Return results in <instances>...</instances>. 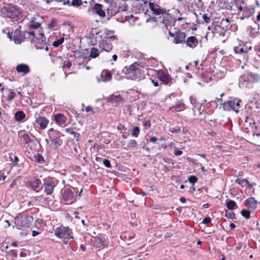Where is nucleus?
<instances>
[{
  "label": "nucleus",
  "mask_w": 260,
  "mask_h": 260,
  "mask_svg": "<svg viewBox=\"0 0 260 260\" xmlns=\"http://www.w3.org/2000/svg\"><path fill=\"white\" fill-rule=\"evenodd\" d=\"M112 78V73L108 71L104 70L102 72L100 78L98 79V81L100 82H107L110 81Z\"/></svg>",
  "instance_id": "obj_14"
},
{
  "label": "nucleus",
  "mask_w": 260,
  "mask_h": 260,
  "mask_svg": "<svg viewBox=\"0 0 260 260\" xmlns=\"http://www.w3.org/2000/svg\"><path fill=\"white\" fill-rule=\"evenodd\" d=\"M149 7L151 11H152L153 14L155 15H162L166 11L165 9L162 8L158 5L152 2L149 3Z\"/></svg>",
  "instance_id": "obj_12"
},
{
  "label": "nucleus",
  "mask_w": 260,
  "mask_h": 260,
  "mask_svg": "<svg viewBox=\"0 0 260 260\" xmlns=\"http://www.w3.org/2000/svg\"><path fill=\"white\" fill-rule=\"evenodd\" d=\"M157 140V139L156 137H152L150 139V141L153 143H156Z\"/></svg>",
  "instance_id": "obj_64"
},
{
  "label": "nucleus",
  "mask_w": 260,
  "mask_h": 260,
  "mask_svg": "<svg viewBox=\"0 0 260 260\" xmlns=\"http://www.w3.org/2000/svg\"><path fill=\"white\" fill-rule=\"evenodd\" d=\"M103 5L100 4H95L93 8V10L95 12L96 14L99 16L104 17L106 16L105 12L102 9Z\"/></svg>",
  "instance_id": "obj_23"
},
{
  "label": "nucleus",
  "mask_w": 260,
  "mask_h": 260,
  "mask_svg": "<svg viewBox=\"0 0 260 260\" xmlns=\"http://www.w3.org/2000/svg\"><path fill=\"white\" fill-rule=\"evenodd\" d=\"M66 131L67 133H69V134H71V135H73L74 133L75 132H74V131L73 130V129H72V128H66Z\"/></svg>",
  "instance_id": "obj_59"
},
{
  "label": "nucleus",
  "mask_w": 260,
  "mask_h": 260,
  "mask_svg": "<svg viewBox=\"0 0 260 260\" xmlns=\"http://www.w3.org/2000/svg\"><path fill=\"white\" fill-rule=\"evenodd\" d=\"M126 78L132 80L139 81L145 78L144 71L142 69H140L139 67H137L135 71L131 75V76H127Z\"/></svg>",
  "instance_id": "obj_10"
},
{
  "label": "nucleus",
  "mask_w": 260,
  "mask_h": 260,
  "mask_svg": "<svg viewBox=\"0 0 260 260\" xmlns=\"http://www.w3.org/2000/svg\"><path fill=\"white\" fill-rule=\"evenodd\" d=\"M57 183L53 178H46L44 180L43 187L44 192L47 195H51L53 192L54 188L56 185Z\"/></svg>",
  "instance_id": "obj_8"
},
{
  "label": "nucleus",
  "mask_w": 260,
  "mask_h": 260,
  "mask_svg": "<svg viewBox=\"0 0 260 260\" xmlns=\"http://www.w3.org/2000/svg\"><path fill=\"white\" fill-rule=\"evenodd\" d=\"M248 74L251 81V83L260 81V76L258 74L253 72H248Z\"/></svg>",
  "instance_id": "obj_28"
},
{
  "label": "nucleus",
  "mask_w": 260,
  "mask_h": 260,
  "mask_svg": "<svg viewBox=\"0 0 260 260\" xmlns=\"http://www.w3.org/2000/svg\"><path fill=\"white\" fill-rule=\"evenodd\" d=\"M236 182L242 186H246L250 185L248 181L245 179L237 178Z\"/></svg>",
  "instance_id": "obj_36"
},
{
  "label": "nucleus",
  "mask_w": 260,
  "mask_h": 260,
  "mask_svg": "<svg viewBox=\"0 0 260 260\" xmlns=\"http://www.w3.org/2000/svg\"><path fill=\"white\" fill-rule=\"evenodd\" d=\"M8 36L10 39H12V37L13 38V41L15 44H20L24 41H32V39L34 37V31H25L23 34L20 32L19 30H16L13 34V36L10 35L9 32L8 34Z\"/></svg>",
  "instance_id": "obj_1"
},
{
  "label": "nucleus",
  "mask_w": 260,
  "mask_h": 260,
  "mask_svg": "<svg viewBox=\"0 0 260 260\" xmlns=\"http://www.w3.org/2000/svg\"><path fill=\"white\" fill-rule=\"evenodd\" d=\"M63 5H67L69 6H72L73 7H78L82 5L81 0H73L71 4H70L69 0L67 1H64L63 2Z\"/></svg>",
  "instance_id": "obj_30"
},
{
  "label": "nucleus",
  "mask_w": 260,
  "mask_h": 260,
  "mask_svg": "<svg viewBox=\"0 0 260 260\" xmlns=\"http://www.w3.org/2000/svg\"><path fill=\"white\" fill-rule=\"evenodd\" d=\"M158 79L166 84H169L172 80L171 76L164 72H159L157 74Z\"/></svg>",
  "instance_id": "obj_15"
},
{
  "label": "nucleus",
  "mask_w": 260,
  "mask_h": 260,
  "mask_svg": "<svg viewBox=\"0 0 260 260\" xmlns=\"http://www.w3.org/2000/svg\"><path fill=\"white\" fill-rule=\"evenodd\" d=\"M59 133L54 131L53 128L48 130L49 138L51 141L50 147L53 149H57L62 144V140L59 136Z\"/></svg>",
  "instance_id": "obj_3"
},
{
  "label": "nucleus",
  "mask_w": 260,
  "mask_h": 260,
  "mask_svg": "<svg viewBox=\"0 0 260 260\" xmlns=\"http://www.w3.org/2000/svg\"><path fill=\"white\" fill-rule=\"evenodd\" d=\"M62 196L67 204L72 203L75 201L74 192L70 188L63 189L62 191Z\"/></svg>",
  "instance_id": "obj_9"
},
{
  "label": "nucleus",
  "mask_w": 260,
  "mask_h": 260,
  "mask_svg": "<svg viewBox=\"0 0 260 260\" xmlns=\"http://www.w3.org/2000/svg\"><path fill=\"white\" fill-rule=\"evenodd\" d=\"M241 215L245 217L246 219L250 218V211L246 209H243L241 211Z\"/></svg>",
  "instance_id": "obj_40"
},
{
  "label": "nucleus",
  "mask_w": 260,
  "mask_h": 260,
  "mask_svg": "<svg viewBox=\"0 0 260 260\" xmlns=\"http://www.w3.org/2000/svg\"><path fill=\"white\" fill-rule=\"evenodd\" d=\"M73 136L77 141H78L80 140L81 135L79 133L75 132L73 134Z\"/></svg>",
  "instance_id": "obj_51"
},
{
  "label": "nucleus",
  "mask_w": 260,
  "mask_h": 260,
  "mask_svg": "<svg viewBox=\"0 0 260 260\" xmlns=\"http://www.w3.org/2000/svg\"><path fill=\"white\" fill-rule=\"evenodd\" d=\"M225 216L230 219H234L235 218V214L232 211H226Z\"/></svg>",
  "instance_id": "obj_41"
},
{
  "label": "nucleus",
  "mask_w": 260,
  "mask_h": 260,
  "mask_svg": "<svg viewBox=\"0 0 260 260\" xmlns=\"http://www.w3.org/2000/svg\"><path fill=\"white\" fill-rule=\"evenodd\" d=\"M20 141L24 144H28L31 142V139L28 134L25 133L19 134Z\"/></svg>",
  "instance_id": "obj_31"
},
{
  "label": "nucleus",
  "mask_w": 260,
  "mask_h": 260,
  "mask_svg": "<svg viewBox=\"0 0 260 260\" xmlns=\"http://www.w3.org/2000/svg\"><path fill=\"white\" fill-rule=\"evenodd\" d=\"M251 49V46L249 47V49H247V46L241 44H240L234 48L235 53L239 56V59H243V60L247 59V53L248 51Z\"/></svg>",
  "instance_id": "obj_7"
},
{
  "label": "nucleus",
  "mask_w": 260,
  "mask_h": 260,
  "mask_svg": "<svg viewBox=\"0 0 260 260\" xmlns=\"http://www.w3.org/2000/svg\"><path fill=\"white\" fill-rule=\"evenodd\" d=\"M203 20L206 23H209L210 22V18L208 17L207 14H204L202 16Z\"/></svg>",
  "instance_id": "obj_49"
},
{
  "label": "nucleus",
  "mask_w": 260,
  "mask_h": 260,
  "mask_svg": "<svg viewBox=\"0 0 260 260\" xmlns=\"http://www.w3.org/2000/svg\"><path fill=\"white\" fill-rule=\"evenodd\" d=\"M99 52H100V51L98 50V49H97L95 48L92 47L90 49V52L89 56L88 57H85V58H96V57H98L99 56Z\"/></svg>",
  "instance_id": "obj_32"
},
{
  "label": "nucleus",
  "mask_w": 260,
  "mask_h": 260,
  "mask_svg": "<svg viewBox=\"0 0 260 260\" xmlns=\"http://www.w3.org/2000/svg\"><path fill=\"white\" fill-rule=\"evenodd\" d=\"M185 43L187 46L190 48H194L198 44V40L196 37L191 36L187 38Z\"/></svg>",
  "instance_id": "obj_21"
},
{
  "label": "nucleus",
  "mask_w": 260,
  "mask_h": 260,
  "mask_svg": "<svg viewBox=\"0 0 260 260\" xmlns=\"http://www.w3.org/2000/svg\"><path fill=\"white\" fill-rule=\"evenodd\" d=\"M182 151L179 150H176L174 151V154L176 156L181 155L182 154Z\"/></svg>",
  "instance_id": "obj_56"
},
{
  "label": "nucleus",
  "mask_w": 260,
  "mask_h": 260,
  "mask_svg": "<svg viewBox=\"0 0 260 260\" xmlns=\"http://www.w3.org/2000/svg\"><path fill=\"white\" fill-rule=\"evenodd\" d=\"M106 243V240L102 238H97L94 241L95 246L100 249L104 248Z\"/></svg>",
  "instance_id": "obj_26"
},
{
  "label": "nucleus",
  "mask_w": 260,
  "mask_h": 260,
  "mask_svg": "<svg viewBox=\"0 0 260 260\" xmlns=\"http://www.w3.org/2000/svg\"><path fill=\"white\" fill-rule=\"evenodd\" d=\"M244 3V2L243 0H239L236 3V7H237L238 9V14H239V13L242 11H244V8H243L241 5H238V3Z\"/></svg>",
  "instance_id": "obj_43"
},
{
  "label": "nucleus",
  "mask_w": 260,
  "mask_h": 260,
  "mask_svg": "<svg viewBox=\"0 0 260 260\" xmlns=\"http://www.w3.org/2000/svg\"><path fill=\"white\" fill-rule=\"evenodd\" d=\"M25 117V113L22 111L17 112L15 114V119L17 121H22Z\"/></svg>",
  "instance_id": "obj_33"
},
{
  "label": "nucleus",
  "mask_w": 260,
  "mask_h": 260,
  "mask_svg": "<svg viewBox=\"0 0 260 260\" xmlns=\"http://www.w3.org/2000/svg\"><path fill=\"white\" fill-rule=\"evenodd\" d=\"M56 24V20H53L52 21V22L50 24H49V25H50V27H54L55 26Z\"/></svg>",
  "instance_id": "obj_61"
},
{
  "label": "nucleus",
  "mask_w": 260,
  "mask_h": 260,
  "mask_svg": "<svg viewBox=\"0 0 260 260\" xmlns=\"http://www.w3.org/2000/svg\"><path fill=\"white\" fill-rule=\"evenodd\" d=\"M139 64L137 62L131 64L129 67H125L123 68L122 70V72L126 74L127 76H131V75L132 74L133 72L135 71V70L137 68V67H139Z\"/></svg>",
  "instance_id": "obj_16"
},
{
  "label": "nucleus",
  "mask_w": 260,
  "mask_h": 260,
  "mask_svg": "<svg viewBox=\"0 0 260 260\" xmlns=\"http://www.w3.org/2000/svg\"><path fill=\"white\" fill-rule=\"evenodd\" d=\"M224 95V93H222L220 95V96L219 98H216L215 99V102H217V103H219L220 102H221L222 101V99L221 98Z\"/></svg>",
  "instance_id": "obj_58"
},
{
  "label": "nucleus",
  "mask_w": 260,
  "mask_h": 260,
  "mask_svg": "<svg viewBox=\"0 0 260 260\" xmlns=\"http://www.w3.org/2000/svg\"><path fill=\"white\" fill-rule=\"evenodd\" d=\"M8 95L7 96V101L10 102L12 101L15 96V92L14 91L13 89H8L7 90Z\"/></svg>",
  "instance_id": "obj_35"
},
{
  "label": "nucleus",
  "mask_w": 260,
  "mask_h": 260,
  "mask_svg": "<svg viewBox=\"0 0 260 260\" xmlns=\"http://www.w3.org/2000/svg\"><path fill=\"white\" fill-rule=\"evenodd\" d=\"M257 202L254 198H250L245 201V205L251 211L254 210L257 207Z\"/></svg>",
  "instance_id": "obj_19"
},
{
  "label": "nucleus",
  "mask_w": 260,
  "mask_h": 260,
  "mask_svg": "<svg viewBox=\"0 0 260 260\" xmlns=\"http://www.w3.org/2000/svg\"><path fill=\"white\" fill-rule=\"evenodd\" d=\"M71 230L68 227L61 226L55 229L54 235L59 239H63L64 243L67 244L69 239H73L71 236Z\"/></svg>",
  "instance_id": "obj_4"
},
{
  "label": "nucleus",
  "mask_w": 260,
  "mask_h": 260,
  "mask_svg": "<svg viewBox=\"0 0 260 260\" xmlns=\"http://www.w3.org/2000/svg\"><path fill=\"white\" fill-rule=\"evenodd\" d=\"M36 122L37 123L42 129H45L49 123V120L45 117L38 116L36 120Z\"/></svg>",
  "instance_id": "obj_20"
},
{
  "label": "nucleus",
  "mask_w": 260,
  "mask_h": 260,
  "mask_svg": "<svg viewBox=\"0 0 260 260\" xmlns=\"http://www.w3.org/2000/svg\"><path fill=\"white\" fill-rule=\"evenodd\" d=\"M6 177V176L4 175V173L0 172V181L4 180Z\"/></svg>",
  "instance_id": "obj_62"
},
{
  "label": "nucleus",
  "mask_w": 260,
  "mask_h": 260,
  "mask_svg": "<svg viewBox=\"0 0 260 260\" xmlns=\"http://www.w3.org/2000/svg\"><path fill=\"white\" fill-rule=\"evenodd\" d=\"M186 34L181 31H177L175 33L174 42L175 44L184 43L185 41Z\"/></svg>",
  "instance_id": "obj_13"
},
{
  "label": "nucleus",
  "mask_w": 260,
  "mask_h": 260,
  "mask_svg": "<svg viewBox=\"0 0 260 260\" xmlns=\"http://www.w3.org/2000/svg\"><path fill=\"white\" fill-rule=\"evenodd\" d=\"M63 41H64V38L62 37V38L54 41L52 45L54 47H57L59 46L60 45H61L62 43H63Z\"/></svg>",
  "instance_id": "obj_42"
},
{
  "label": "nucleus",
  "mask_w": 260,
  "mask_h": 260,
  "mask_svg": "<svg viewBox=\"0 0 260 260\" xmlns=\"http://www.w3.org/2000/svg\"><path fill=\"white\" fill-rule=\"evenodd\" d=\"M16 71L19 73H22L23 75L27 74L30 72L29 67L25 64H20L16 68Z\"/></svg>",
  "instance_id": "obj_18"
},
{
  "label": "nucleus",
  "mask_w": 260,
  "mask_h": 260,
  "mask_svg": "<svg viewBox=\"0 0 260 260\" xmlns=\"http://www.w3.org/2000/svg\"><path fill=\"white\" fill-rule=\"evenodd\" d=\"M189 100H190V103H191L192 105H194V106H196V103H197V100H196V99L194 96H191L189 98Z\"/></svg>",
  "instance_id": "obj_52"
},
{
  "label": "nucleus",
  "mask_w": 260,
  "mask_h": 260,
  "mask_svg": "<svg viewBox=\"0 0 260 260\" xmlns=\"http://www.w3.org/2000/svg\"><path fill=\"white\" fill-rule=\"evenodd\" d=\"M240 102V100L229 101L220 103V105H222V108L224 111H229L233 110L238 113L239 111Z\"/></svg>",
  "instance_id": "obj_5"
},
{
  "label": "nucleus",
  "mask_w": 260,
  "mask_h": 260,
  "mask_svg": "<svg viewBox=\"0 0 260 260\" xmlns=\"http://www.w3.org/2000/svg\"><path fill=\"white\" fill-rule=\"evenodd\" d=\"M85 111L87 112H91L92 113H93V111H92V108L90 106H87V107H86L85 108Z\"/></svg>",
  "instance_id": "obj_60"
},
{
  "label": "nucleus",
  "mask_w": 260,
  "mask_h": 260,
  "mask_svg": "<svg viewBox=\"0 0 260 260\" xmlns=\"http://www.w3.org/2000/svg\"><path fill=\"white\" fill-rule=\"evenodd\" d=\"M72 65V64L71 62L69 60L64 61L63 62V66L67 67L68 68H70Z\"/></svg>",
  "instance_id": "obj_53"
},
{
  "label": "nucleus",
  "mask_w": 260,
  "mask_h": 260,
  "mask_svg": "<svg viewBox=\"0 0 260 260\" xmlns=\"http://www.w3.org/2000/svg\"><path fill=\"white\" fill-rule=\"evenodd\" d=\"M33 41H30L33 43L37 49H43L46 44V39L43 33H38L36 35L34 33V37L32 39Z\"/></svg>",
  "instance_id": "obj_6"
},
{
  "label": "nucleus",
  "mask_w": 260,
  "mask_h": 260,
  "mask_svg": "<svg viewBox=\"0 0 260 260\" xmlns=\"http://www.w3.org/2000/svg\"><path fill=\"white\" fill-rule=\"evenodd\" d=\"M137 143L135 140H130L128 141L126 147L125 148L128 150H136L137 149Z\"/></svg>",
  "instance_id": "obj_27"
},
{
  "label": "nucleus",
  "mask_w": 260,
  "mask_h": 260,
  "mask_svg": "<svg viewBox=\"0 0 260 260\" xmlns=\"http://www.w3.org/2000/svg\"><path fill=\"white\" fill-rule=\"evenodd\" d=\"M41 183L39 179L32 178L29 181V186L34 190H36L37 188L39 186Z\"/></svg>",
  "instance_id": "obj_25"
},
{
  "label": "nucleus",
  "mask_w": 260,
  "mask_h": 260,
  "mask_svg": "<svg viewBox=\"0 0 260 260\" xmlns=\"http://www.w3.org/2000/svg\"><path fill=\"white\" fill-rule=\"evenodd\" d=\"M242 247V244L241 243H238L237 244H236V248L238 250L241 249Z\"/></svg>",
  "instance_id": "obj_63"
},
{
  "label": "nucleus",
  "mask_w": 260,
  "mask_h": 260,
  "mask_svg": "<svg viewBox=\"0 0 260 260\" xmlns=\"http://www.w3.org/2000/svg\"><path fill=\"white\" fill-rule=\"evenodd\" d=\"M198 179L197 178L194 176H190L188 178V181L189 182L194 185V184L197 181Z\"/></svg>",
  "instance_id": "obj_46"
},
{
  "label": "nucleus",
  "mask_w": 260,
  "mask_h": 260,
  "mask_svg": "<svg viewBox=\"0 0 260 260\" xmlns=\"http://www.w3.org/2000/svg\"><path fill=\"white\" fill-rule=\"evenodd\" d=\"M162 23H165V21H168L169 19L171 18V15L169 14V13L167 12L166 10L162 14Z\"/></svg>",
  "instance_id": "obj_38"
},
{
  "label": "nucleus",
  "mask_w": 260,
  "mask_h": 260,
  "mask_svg": "<svg viewBox=\"0 0 260 260\" xmlns=\"http://www.w3.org/2000/svg\"><path fill=\"white\" fill-rule=\"evenodd\" d=\"M254 12V10L253 8L245 7L244 8V11L243 12L242 16L240 17L241 20H244L245 18H248L252 16Z\"/></svg>",
  "instance_id": "obj_17"
},
{
  "label": "nucleus",
  "mask_w": 260,
  "mask_h": 260,
  "mask_svg": "<svg viewBox=\"0 0 260 260\" xmlns=\"http://www.w3.org/2000/svg\"><path fill=\"white\" fill-rule=\"evenodd\" d=\"M140 134V129L138 127L136 126L134 127L132 130V135L136 138H137Z\"/></svg>",
  "instance_id": "obj_39"
},
{
  "label": "nucleus",
  "mask_w": 260,
  "mask_h": 260,
  "mask_svg": "<svg viewBox=\"0 0 260 260\" xmlns=\"http://www.w3.org/2000/svg\"><path fill=\"white\" fill-rule=\"evenodd\" d=\"M37 161L40 163H43L44 162V159L43 157L40 154H38L36 157Z\"/></svg>",
  "instance_id": "obj_47"
},
{
  "label": "nucleus",
  "mask_w": 260,
  "mask_h": 260,
  "mask_svg": "<svg viewBox=\"0 0 260 260\" xmlns=\"http://www.w3.org/2000/svg\"><path fill=\"white\" fill-rule=\"evenodd\" d=\"M239 84L241 88L249 87L252 86L248 72L240 77Z\"/></svg>",
  "instance_id": "obj_11"
},
{
  "label": "nucleus",
  "mask_w": 260,
  "mask_h": 260,
  "mask_svg": "<svg viewBox=\"0 0 260 260\" xmlns=\"http://www.w3.org/2000/svg\"><path fill=\"white\" fill-rule=\"evenodd\" d=\"M226 207L232 210L234 209H236L238 207L237 205L236 204V202L233 200H229L226 204Z\"/></svg>",
  "instance_id": "obj_34"
},
{
  "label": "nucleus",
  "mask_w": 260,
  "mask_h": 260,
  "mask_svg": "<svg viewBox=\"0 0 260 260\" xmlns=\"http://www.w3.org/2000/svg\"><path fill=\"white\" fill-rule=\"evenodd\" d=\"M211 222V218L209 217H206L202 221L204 224H208Z\"/></svg>",
  "instance_id": "obj_54"
},
{
  "label": "nucleus",
  "mask_w": 260,
  "mask_h": 260,
  "mask_svg": "<svg viewBox=\"0 0 260 260\" xmlns=\"http://www.w3.org/2000/svg\"><path fill=\"white\" fill-rule=\"evenodd\" d=\"M8 254L13 257H16L17 256V252L15 250H11L9 251Z\"/></svg>",
  "instance_id": "obj_48"
},
{
  "label": "nucleus",
  "mask_w": 260,
  "mask_h": 260,
  "mask_svg": "<svg viewBox=\"0 0 260 260\" xmlns=\"http://www.w3.org/2000/svg\"><path fill=\"white\" fill-rule=\"evenodd\" d=\"M103 164L107 168H110L111 167L110 162L108 159H104L103 160Z\"/></svg>",
  "instance_id": "obj_50"
},
{
  "label": "nucleus",
  "mask_w": 260,
  "mask_h": 260,
  "mask_svg": "<svg viewBox=\"0 0 260 260\" xmlns=\"http://www.w3.org/2000/svg\"><path fill=\"white\" fill-rule=\"evenodd\" d=\"M112 48L113 46L111 41L109 39H107L103 42L102 47H100L101 51L102 52L103 50H105L107 52H109L112 49Z\"/></svg>",
  "instance_id": "obj_22"
},
{
  "label": "nucleus",
  "mask_w": 260,
  "mask_h": 260,
  "mask_svg": "<svg viewBox=\"0 0 260 260\" xmlns=\"http://www.w3.org/2000/svg\"><path fill=\"white\" fill-rule=\"evenodd\" d=\"M11 159L13 162H17L19 160V158L16 156H13V157H11Z\"/></svg>",
  "instance_id": "obj_57"
},
{
  "label": "nucleus",
  "mask_w": 260,
  "mask_h": 260,
  "mask_svg": "<svg viewBox=\"0 0 260 260\" xmlns=\"http://www.w3.org/2000/svg\"><path fill=\"white\" fill-rule=\"evenodd\" d=\"M2 13L6 17L14 20H17L21 15L19 8L16 6H13L11 4L4 6L2 9Z\"/></svg>",
  "instance_id": "obj_2"
},
{
  "label": "nucleus",
  "mask_w": 260,
  "mask_h": 260,
  "mask_svg": "<svg viewBox=\"0 0 260 260\" xmlns=\"http://www.w3.org/2000/svg\"><path fill=\"white\" fill-rule=\"evenodd\" d=\"M34 19L35 18L34 17H32L30 21V23L29 24L28 26L31 29H37L40 26V24L38 22H34Z\"/></svg>",
  "instance_id": "obj_37"
},
{
  "label": "nucleus",
  "mask_w": 260,
  "mask_h": 260,
  "mask_svg": "<svg viewBox=\"0 0 260 260\" xmlns=\"http://www.w3.org/2000/svg\"><path fill=\"white\" fill-rule=\"evenodd\" d=\"M117 129L119 131H122V130H126V128L125 127L124 125L119 123L117 127Z\"/></svg>",
  "instance_id": "obj_55"
},
{
  "label": "nucleus",
  "mask_w": 260,
  "mask_h": 260,
  "mask_svg": "<svg viewBox=\"0 0 260 260\" xmlns=\"http://www.w3.org/2000/svg\"><path fill=\"white\" fill-rule=\"evenodd\" d=\"M143 124L145 128L147 129L150 127L151 123L149 120L144 119L143 121Z\"/></svg>",
  "instance_id": "obj_45"
},
{
  "label": "nucleus",
  "mask_w": 260,
  "mask_h": 260,
  "mask_svg": "<svg viewBox=\"0 0 260 260\" xmlns=\"http://www.w3.org/2000/svg\"><path fill=\"white\" fill-rule=\"evenodd\" d=\"M54 119L57 123L59 125L65 124L67 121L66 117L62 114L58 113L54 116Z\"/></svg>",
  "instance_id": "obj_24"
},
{
  "label": "nucleus",
  "mask_w": 260,
  "mask_h": 260,
  "mask_svg": "<svg viewBox=\"0 0 260 260\" xmlns=\"http://www.w3.org/2000/svg\"><path fill=\"white\" fill-rule=\"evenodd\" d=\"M123 101V99L119 95H111L108 98V102L112 104H117Z\"/></svg>",
  "instance_id": "obj_29"
},
{
  "label": "nucleus",
  "mask_w": 260,
  "mask_h": 260,
  "mask_svg": "<svg viewBox=\"0 0 260 260\" xmlns=\"http://www.w3.org/2000/svg\"><path fill=\"white\" fill-rule=\"evenodd\" d=\"M203 78L206 82H208L212 80L210 75L208 73H205L203 75Z\"/></svg>",
  "instance_id": "obj_44"
}]
</instances>
